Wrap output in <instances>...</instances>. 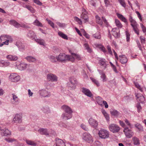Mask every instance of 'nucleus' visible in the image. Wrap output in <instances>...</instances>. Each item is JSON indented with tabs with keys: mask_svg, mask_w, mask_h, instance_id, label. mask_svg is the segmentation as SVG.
Wrapping results in <instances>:
<instances>
[{
	"mask_svg": "<svg viewBox=\"0 0 146 146\" xmlns=\"http://www.w3.org/2000/svg\"><path fill=\"white\" fill-rule=\"evenodd\" d=\"M96 46L97 47L101 49L104 52H106V50L105 48L102 45L99 44H96Z\"/></svg>",
	"mask_w": 146,
	"mask_h": 146,
	"instance_id": "31",
	"label": "nucleus"
},
{
	"mask_svg": "<svg viewBox=\"0 0 146 146\" xmlns=\"http://www.w3.org/2000/svg\"><path fill=\"white\" fill-rule=\"evenodd\" d=\"M46 21L48 22V24L50 25L53 28H54V23L50 20H48L47 19H46Z\"/></svg>",
	"mask_w": 146,
	"mask_h": 146,
	"instance_id": "53",
	"label": "nucleus"
},
{
	"mask_svg": "<svg viewBox=\"0 0 146 146\" xmlns=\"http://www.w3.org/2000/svg\"><path fill=\"white\" fill-rule=\"evenodd\" d=\"M34 25L38 27H42V24L38 20L36 19L33 23Z\"/></svg>",
	"mask_w": 146,
	"mask_h": 146,
	"instance_id": "39",
	"label": "nucleus"
},
{
	"mask_svg": "<svg viewBox=\"0 0 146 146\" xmlns=\"http://www.w3.org/2000/svg\"><path fill=\"white\" fill-rule=\"evenodd\" d=\"M33 1L34 3L38 5H41L42 4V3L39 0H33Z\"/></svg>",
	"mask_w": 146,
	"mask_h": 146,
	"instance_id": "57",
	"label": "nucleus"
},
{
	"mask_svg": "<svg viewBox=\"0 0 146 146\" xmlns=\"http://www.w3.org/2000/svg\"><path fill=\"white\" fill-rule=\"evenodd\" d=\"M115 23L116 26L118 28H121L122 27L123 25L122 24H121L120 21L118 19H115Z\"/></svg>",
	"mask_w": 146,
	"mask_h": 146,
	"instance_id": "33",
	"label": "nucleus"
},
{
	"mask_svg": "<svg viewBox=\"0 0 146 146\" xmlns=\"http://www.w3.org/2000/svg\"><path fill=\"white\" fill-rule=\"evenodd\" d=\"M140 26L144 33L146 34V28L142 23L140 24Z\"/></svg>",
	"mask_w": 146,
	"mask_h": 146,
	"instance_id": "48",
	"label": "nucleus"
},
{
	"mask_svg": "<svg viewBox=\"0 0 146 146\" xmlns=\"http://www.w3.org/2000/svg\"><path fill=\"white\" fill-rule=\"evenodd\" d=\"M133 143L135 145H139L140 144L139 140L138 138L134 137L132 139Z\"/></svg>",
	"mask_w": 146,
	"mask_h": 146,
	"instance_id": "29",
	"label": "nucleus"
},
{
	"mask_svg": "<svg viewBox=\"0 0 146 146\" xmlns=\"http://www.w3.org/2000/svg\"><path fill=\"white\" fill-rule=\"evenodd\" d=\"M50 61L53 62H56L58 61L57 57H56L55 58L54 56H51L50 58Z\"/></svg>",
	"mask_w": 146,
	"mask_h": 146,
	"instance_id": "44",
	"label": "nucleus"
},
{
	"mask_svg": "<svg viewBox=\"0 0 146 146\" xmlns=\"http://www.w3.org/2000/svg\"><path fill=\"white\" fill-rule=\"evenodd\" d=\"M129 20L131 23V25L133 27L137 26L136 21L133 19L131 16H130L129 17Z\"/></svg>",
	"mask_w": 146,
	"mask_h": 146,
	"instance_id": "20",
	"label": "nucleus"
},
{
	"mask_svg": "<svg viewBox=\"0 0 146 146\" xmlns=\"http://www.w3.org/2000/svg\"><path fill=\"white\" fill-rule=\"evenodd\" d=\"M99 63L100 65L104 67V68H106V64L105 59H101L99 60Z\"/></svg>",
	"mask_w": 146,
	"mask_h": 146,
	"instance_id": "24",
	"label": "nucleus"
},
{
	"mask_svg": "<svg viewBox=\"0 0 146 146\" xmlns=\"http://www.w3.org/2000/svg\"><path fill=\"white\" fill-rule=\"evenodd\" d=\"M83 35L87 39H89L90 38V36L87 33H86L85 31H84V33H83Z\"/></svg>",
	"mask_w": 146,
	"mask_h": 146,
	"instance_id": "59",
	"label": "nucleus"
},
{
	"mask_svg": "<svg viewBox=\"0 0 146 146\" xmlns=\"http://www.w3.org/2000/svg\"><path fill=\"white\" fill-rule=\"evenodd\" d=\"M23 6L27 9L29 10L32 13H35V10L31 6L29 5H23Z\"/></svg>",
	"mask_w": 146,
	"mask_h": 146,
	"instance_id": "25",
	"label": "nucleus"
},
{
	"mask_svg": "<svg viewBox=\"0 0 146 146\" xmlns=\"http://www.w3.org/2000/svg\"><path fill=\"white\" fill-rule=\"evenodd\" d=\"M82 92L85 95L89 97H91L92 96V94L90 91L88 89L85 88H82Z\"/></svg>",
	"mask_w": 146,
	"mask_h": 146,
	"instance_id": "17",
	"label": "nucleus"
},
{
	"mask_svg": "<svg viewBox=\"0 0 146 146\" xmlns=\"http://www.w3.org/2000/svg\"><path fill=\"white\" fill-rule=\"evenodd\" d=\"M89 123L92 126L94 127L97 126L98 123L96 120L92 118H90L89 119Z\"/></svg>",
	"mask_w": 146,
	"mask_h": 146,
	"instance_id": "16",
	"label": "nucleus"
},
{
	"mask_svg": "<svg viewBox=\"0 0 146 146\" xmlns=\"http://www.w3.org/2000/svg\"><path fill=\"white\" fill-rule=\"evenodd\" d=\"M26 58L29 62H35L36 61V59L33 57L28 56Z\"/></svg>",
	"mask_w": 146,
	"mask_h": 146,
	"instance_id": "35",
	"label": "nucleus"
},
{
	"mask_svg": "<svg viewBox=\"0 0 146 146\" xmlns=\"http://www.w3.org/2000/svg\"><path fill=\"white\" fill-rule=\"evenodd\" d=\"M96 23L100 25H102L103 24V22L106 25H107L108 23L105 18L102 17L101 19L98 16L96 15Z\"/></svg>",
	"mask_w": 146,
	"mask_h": 146,
	"instance_id": "7",
	"label": "nucleus"
},
{
	"mask_svg": "<svg viewBox=\"0 0 146 146\" xmlns=\"http://www.w3.org/2000/svg\"><path fill=\"white\" fill-rule=\"evenodd\" d=\"M98 135L100 138L106 139L109 137L110 133L107 130L104 129H102L99 131Z\"/></svg>",
	"mask_w": 146,
	"mask_h": 146,
	"instance_id": "4",
	"label": "nucleus"
},
{
	"mask_svg": "<svg viewBox=\"0 0 146 146\" xmlns=\"http://www.w3.org/2000/svg\"><path fill=\"white\" fill-rule=\"evenodd\" d=\"M27 143L29 145L33 146H35L36 145V143L34 141L31 140H27L26 141Z\"/></svg>",
	"mask_w": 146,
	"mask_h": 146,
	"instance_id": "42",
	"label": "nucleus"
},
{
	"mask_svg": "<svg viewBox=\"0 0 146 146\" xmlns=\"http://www.w3.org/2000/svg\"><path fill=\"white\" fill-rule=\"evenodd\" d=\"M101 77L103 79V82H105L106 81V76L105 74L102 73L101 74Z\"/></svg>",
	"mask_w": 146,
	"mask_h": 146,
	"instance_id": "49",
	"label": "nucleus"
},
{
	"mask_svg": "<svg viewBox=\"0 0 146 146\" xmlns=\"http://www.w3.org/2000/svg\"><path fill=\"white\" fill-rule=\"evenodd\" d=\"M126 36L127 41H129L130 35L128 31H126Z\"/></svg>",
	"mask_w": 146,
	"mask_h": 146,
	"instance_id": "54",
	"label": "nucleus"
},
{
	"mask_svg": "<svg viewBox=\"0 0 146 146\" xmlns=\"http://www.w3.org/2000/svg\"><path fill=\"white\" fill-rule=\"evenodd\" d=\"M126 136L127 137L130 138L133 135V132L131 129H129L128 128H125L123 130Z\"/></svg>",
	"mask_w": 146,
	"mask_h": 146,
	"instance_id": "9",
	"label": "nucleus"
},
{
	"mask_svg": "<svg viewBox=\"0 0 146 146\" xmlns=\"http://www.w3.org/2000/svg\"><path fill=\"white\" fill-rule=\"evenodd\" d=\"M82 137L84 140L88 143H91L93 142V139L92 136L88 133H84L82 134Z\"/></svg>",
	"mask_w": 146,
	"mask_h": 146,
	"instance_id": "5",
	"label": "nucleus"
},
{
	"mask_svg": "<svg viewBox=\"0 0 146 146\" xmlns=\"http://www.w3.org/2000/svg\"><path fill=\"white\" fill-rule=\"evenodd\" d=\"M9 62H5L3 60L0 62V66L1 67L7 66H9Z\"/></svg>",
	"mask_w": 146,
	"mask_h": 146,
	"instance_id": "28",
	"label": "nucleus"
},
{
	"mask_svg": "<svg viewBox=\"0 0 146 146\" xmlns=\"http://www.w3.org/2000/svg\"><path fill=\"white\" fill-rule=\"evenodd\" d=\"M58 35L62 38L67 40L68 38L67 36L61 31H59L58 33Z\"/></svg>",
	"mask_w": 146,
	"mask_h": 146,
	"instance_id": "32",
	"label": "nucleus"
},
{
	"mask_svg": "<svg viewBox=\"0 0 146 146\" xmlns=\"http://www.w3.org/2000/svg\"><path fill=\"white\" fill-rule=\"evenodd\" d=\"M84 46L85 48L87 50L88 52H92V49L90 48L88 43L84 44Z\"/></svg>",
	"mask_w": 146,
	"mask_h": 146,
	"instance_id": "41",
	"label": "nucleus"
},
{
	"mask_svg": "<svg viewBox=\"0 0 146 146\" xmlns=\"http://www.w3.org/2000/svg\"><path fill=\"white\" fill-rule=\"evenodd\" d=\"M120 62L122 64H126L128 61V59L125 55H120L119 56Z\"/></svg>",
	"mask_w": 146,
	"mask_h": 146,
	"instance_id": "14",
	"label": "nucleus"
},
{
	"mask_svg": "<svg viewBox=\"0 0 146 146\" xmlns=\"http://www.w3.org/2000/svg\"><path fill=\"white\" fill-rule=\"evenodd\" d=\"M10 23L11 24L13 25L17 28H19L20 27H24V25H22L18 23L15 20H12L10 21Z\"/></svg>",
	"mask_w": 146,
	"mask_h": 146,
	"instance_id": "19",
	"label": "nucleus"
},
{
	"mask_svg": "<svg viewBox=\"0 0 146 146\" xmlns=\"http://www.w3.org/2000/svg\"><path fill=\"white\" fill-rule=\"evenodd\" d=\"M116 15L122 21L125 23H127V19L123 15L118 13H117Z\"/></svg>",
	"mask_w": 146,
	"mask_h": 146,
	"instance_id": "22",
	"label": "nucleus"
},
{
	"mask_svg": "<svg viewBox=\"0 0 146 146\" xmlns=\"http://www.w3.org/2000/svg\"><path fill=\"white\" fill-rule=\"evenodd\" d=\"M137 97V102L141 103H143L145 101V99L143 95L141 93H138L136 95Z\"/></svg>",
	"mask_w": 146,
	"mask_h": 146,
	"instance_id": "11",
	"label": "nucleus"
},
{
	"mask_svg": "<svg viewBox=\"0 0 146 146\" xmlns=\"http://www.w3.org/2000/svg\"><path fill=\"white\" fill-rule=\"evenodd\" d=\"M119 123L120 125L122 127H123V128H124V129H125V128H127V127H125V123H124V122L123 121H122L121 120H119Z\"/></svg>",
	"mask_w": 146,
	"mask_h": 146,
	"instance_id": "58",
	"label": "nucleus"
},
{
	"mask_svg": "<svg viewBox=\"0 0 146 146\" xmlns=\"http://www.w3.org/2000/svg\"><path fill=\"white\" fill-rule=\"evenodd\" d=\"M110 130L113 133L118 132L120 129V127L114 124H111L109 127Z\"/></svg>",
	"mask_w": 146,
	"mask_h": 146,
	"instance_id": "6",
	"label": "nucleus"
},
{
	"mask_svg": "<svg viewBox=\"0 0 146 146\" xmlns=\"http://www.w3.org/2000/svg\"><path fill=\"white\" fill-rule=\"evenodd\" d=\"M81 127L82 129L86 131H87L88 129V128L84 125L83 124L81 125Z\"/></svg>",
	"mask_w": 146,
	"mask_h": 146,
	"instance_id": "64",
	"label": "nucleus"
},
{
	"mask_svg": "<svg viewBox=\"0 0 146 146\" xmlns=\"http://www.w3.org/2000/svg\"><path fill=\"white\" fill-rule=\"evenodd\" d=\"M135 12H136V13L137 15V16H138V18H139V19L141 21H142V18L141 16V15L140 14V13L138 11H136Z\"/></svg>",
	"mask_w": 146,
	"mask_h": 146,
	"instance_id": "55",
	"label": "nucleus"
},
{
	"mask_svg": "<svg viewBox=\"0 0 146 146\" xmlns=\"http://www.w3.org/2000/svg\"><path fill=\"white\" fill-rule=\"evenodd\" d=\"M133 29L135 32L138 35H139V30L137 27V26L133 27Z\"/></svg>",
	"mask_w": 146,
	"mask_h": 146,
	"instance_id": "50",
	"label": "nucleus"
},
{
	"mask_svg": "<svg viewBox=\"0 0 146 146\" xmlns=\"http://www.w3.org/2000/svg\"><path fill=\"white\" fill-rule=\"evenodd\" d=\"M12 95L13 98V100L14 103L18 102H19V99L17 96L14 94H12Z\"/></svg>",
	"mask_w": 146,
	"mask_h": 146,
	"instance_id": "40",
	"label": "nucleus"
},
{
	"mask_svg": "<svg viewBox=\"0 0 146 146\" xmlns=\"http://www.w3.org/2000/svg\"><path fill=\"white\" fill-rule=\"evenodd\" d=\"M102 113L106 119L107 120H109V116L106 112L105 110H103L102 111Z\"/></svg>",
	"mask_w": 146,
	"mask_h": 146,
	"instance_id": "45",
	"label": "nucleus"
},
{
	"mask_svg": "<svg viewBox=\"0 0 146 146\" xmlns=\"http://www.w3.org/2000/svg\"><path fill=\"white\" fill-rule=\"evenodd\" d=\"M69 52L71 54V56L66 55L64 53H61L58 57H57L58 61L62 62L68 60L73 62L74 61L75 59L78 60L81 59V58L79 55L72 53L70 50H69Z\"/></svg>",
	"mask_w": 146,
	"mask_h": 146,
	"instance_id": "1",
	"label": "nucleus"
},
{
	"mask_svg": "<svg viewBox=\"0 0 146 146\" xmlns=\"http://www.w3.org/2000/svg\"><path fill=\"white\" fill-rule=\"evenodd\" d=\"M47 79L49 81H56L57 78L56 76L52 74H50L47 76Z\"/></svg>",
	"mask_w": 146,
	"mask_h": 146,
	"instance_id": "15",
	"label": "nucleus"
},
{
	"mask_svg": "<svg viewBox=\"0 0 146 146\" xmlns=\"http://www.w3.org/2000/svg\"><path fill=\"white\" fill-rule=\"evenodd\" d=\"M5 140L8 142H12L14 141H16V140L12 138H5Z\"/></svg>",
	"mask_w": 146,
	"mask_h": 146,
	"instance_id": "46",
	"label": "nucleus"
},
{
	"mask_svg": "<svg viewBox=\"0 0 146 146\" xmlns=\"http://www.w3.org/2000/svg\"><path fill=\"white\" fill-rule=\"evenodd\" d=\"M81 18L84 20L85 22L88 21V15L85 13H84L83 12H82V13L81 15Z\"/></svg>",
	"mask_w": 146,
	"mask_h": 146,
	"instance_id": "27",
	"label": "nucleus"
},
{
	"mask_svg": "<svg viewBox=\"0 0 146 146\" xmlns=\"http://www.w3.org/2000/svg\"><path fill=\"white\" fill-rule=\"evenodd\" d=\"M111 66L113 68V70L116 72H117V71L115 66L111 62H110Z\"/></svg>",
	"mask_w": 146,
	"mask_h": 146,
	"instance_id": "61",
	"label": "nucleus"
},
{
	"mask_svg": "<svg viewBox=\"0 0 146 146\" xmlns=\"http://www.w3.org/2000/svg\"><path fill=\"white\" fill-rule=\"evenodd\" d=\"M20 79V77L17 74L12 73L9 77V80L11 82H16L18 81Z\"/></svg>",
	"mask_w": 146,
	"mask_h": 146,
	"instance_id": "8",
	"label": "nucleus"
},
{
	"mask_svg": "<svg viewBox=\"0 0 146 146\" xmlns=\"http://www.w3.org/2000/svg\"><path fill=\"white\" fill-rule=\"evenodd\" d=\"M113 52L114 53V55L115 56V59H116V61L117 60H118L119 59V58L118 56V55L117 54V53L114 50H113Z\"/></svg>",
	"mask_w": 146,
	"mask_h": 146,
	"instance_id": "62",
	"label": "nucleus"
},
{
	"mask_svg": "<svg viewBox=\"0 0 146 146\" xmlns=\"http://www.w3.org/2000/svg\"><path fill=\"white\" fill-rule=\"evenodd\" d=\"M118 1L122 6L124 7H125L126 4L124 0H118Z\"/></svg>",
	"mask_w": 146,
	"mask_h": 146,
	"instance_id": "51",
	"label": "nucleus"
},
{
	"mask_svg": "<svg viewBox=\"0 0 146 146\" xmlns=\"http://www.w3.org/2000/svg\"><path fill=\"white\" fill-rule=\"evenodd\" d=\"M136 127H137V128L138 129L139 131H142L143 130V128L140 125L136 124L135 125Z\"/></svg>",
	"mask_w": 146,
	"mask_h": 146,
	"instance_id": "60",
	"label": "nucleus"
},
{
	"mask_svg": "<svg viewBox=\"0 0 146 146\" xmlns=\"http://www.w3.org/2000/svg\"><path fill=\"white\" fill-rule=\"evenodd\" d=\"M0 39L2 41H5L2 43H0V46H2L3 45H7L9 44V42L12 40L11 36L8 35H1L0 36Z\"/></svg>",
	"mask_w": 146,
	"mask_h": 146,
	"instance_id": "3",
	"label": "nucleus"
},
{
	"mask_svg": "<svg viewBox=\"0 0 146 146\" xmlns=\"http://www.w3.org/2000/svg\"><path fill=\"white\" fill-rule=\"evenodd\" d=\"M40 94L41 96L44 97H45L48 95V92L45 90L41 91Z\"/></svg>",
	"mask_w": 146,
	"mask_h": 146,
	"instance_id": "34",
	"label": "nucleus"
},
{
	"mask_svg": "<svg viewBox=\"0 0 146 146\" xmlns=\"http://www.w3.org/2000/svg\"><path fill=\"white\" fill-rule=\"evenodd\" d=\"M22 115L21 114H17L13 119V121L16 123H21L22 122Z\"/></svg>",
	"mask_w": 146,
	"mask_h": 146,
	"instance_id": "12",
	"label": "nucleus"
},
{
	"mask_svg": "<svg viewBox=\"0 0 146 146\" xmlns=\"http://www.w3.org/2000/svg\"><path fill=\"white\" fill-rule=\"evenodd\" d=\"M96 101L100 105H102L103 100L100 97H98L96 98Z\"/></svg>",
	"mask_w": 146,
	"mask_h": 146,
	"instance_id": "38",
	"label": "nucleus"
},
{
	"mask_svg": "<svg viewBox=\"0 0 146 146\" xmlns=\"http://www.w3.org/2000/svg\"><path fill=\"white\" fill-rule=\"evenodd\" d=\"M92 37L96 39H100L101 38V35L100 32H98L92 35Z\"/></svg>",
	"mask_w": 146,
	"mask_h": 146,
	"instance_id": "30",
	"label": "nucleus"
},
{
	"mask_svg": "<svg viewBox=\"0 0 146 146\" xmlns=\"http://www.w3.org/2000/svg\"><path fill=\"white\" fill-rule=\"evenodd\" d=\"M38 131L42 135H48V133L46 129H39Z\"/></svg>",
	"mask_w": 146,
	"mask_h": 146,
	"instance_id": "26",
	"label": "nucleus"
},
{
	"mask_svg": "<svg viewBox=\"0 0 146 146\" xmlns=\"http://www.w3.org/2000/svg\"><path fill=\"white\" fill-rule=\"evenodd\" d=\"M90 78L92 82L97 87H98L100 86V83L96 79L92 77H91Z\"/></svg>",
	"mask_w": 146,
	"mask_h": 146,
	"instance_id": "37",
	"label": "nucleus"
},
{
	"mask_svg": "<svg viewBox=\"0 0 146 146\" xmlns=\"http://www.w3.org/2000/svg\"><path fill=\"white\" fill-rule=\"evenodd\" d=\"M74 19L76 21L78 22L80 25H81L82 24V22L81 19L77 17H75L74 18Z\"/></svg>",
	"mask_w": 146,
	"mask_h": 146,
	"instance_id": "52",
	"label": "nucleus"
},
{
	"mask_svg": "<svg viewBox=\"0 0 146 146\" xmlns=\"http://www.w3.org/2000/svg\"><path fill=\"white\" fill-rule=\"evenodd\" d=\"M111 113L112 115L117 116L119 113L116 110H112L111 111Z\"/></svg>",
	"mask_w": 146,
	"mask_h": 146,
	"instance_id": "43",
	"label": "nucleus"
},
{
	"mask_svg": "<svg viewBox=\"0 0 146 146\" xmlns=\"http://www.w3.org/2000/svg\"><path fill=\"white\" fill-rule=\"evenodd\" d=\"M62 109L65 111V113L64 114H63L62 116L64 118L66 117L67 119H69L72 117V111L71 109L68 106L63 105L62 107Z\"/></svg>",
	"mask_w": 146,
	"mask_h": 146,
	"instance_id": "2",
	"label": "nucleus"
},
{
	"mask_svg": "<svg viewBox=\"0 0 146 146\" xmlns=\"http://www.w3.org/2000/svg\"><path fill=\"white\" fill-rule=\"evenodd\" d=\"M125 121L127 125L130 128H131V124L129 123V121L127 119H125Z\"/></svg>",
	"mask_w": 146,
	"mask_h": 146,
	"instance_id": "63",
	"label": "nucleus"
},
{
	"mask_svg": "<svg viewBox=\"0 0 146 146\" xmlns=\"http://www.w3.org/2000/svg\"><path fill=\"white\" fill-rule=\"evenodd\" d=\"M135 86L138 89H139V90H140L141 91V92L143 91L142 88H141L138 84L137 83H135Z\"/></svg>",
	"mask_w": 146,
	"mask_h": 146,
	"instance_id": "56",
	"label": "nucleus"
},
{
	"mask_svg": "<svg viewBox=\"0 0 146 146\" xmlns=\"http://www.w3.org/2000/svg\"><path fill=\"white\" fill-rule=\"evenodd\" d=\"M2 135L4 136H7L11 134V133L8 129H5L1 130Z\"/></svg>",
	"mask_w": 146,
	"mask_h": 146,
	"instance_id": "23",
	"label": "nucleus"
},
{
	"mask_svg": "<svg viewBox=\"0 0 146 146\" xmlns=\"http://www.w3.org/2000/svg\"><path fill=\"white\" fill-rule=\"evenodd\" d=\"M111 34L115 38H119L120 36L119 30L117 28H114L112 29L111 32Z\"/></svg>",
	"mask_w": 146,
	"mask_h": 146,
	"instance_id": "10",
	"label": "nucleus"
},
{
	"mask_svg": "<svg viewBox=\"0 0 146 146\" xmlns=\"http://www.w3.org/2000/svg\"><path fill=\"white\" fill-rule=\"evenodd\" d=\"M36 41L41 45L44 46L45 42L44 40L37 39H35Z\"/></svg>",
	"mask_w": 146,
	"mask_h": 146,
	"instance_id": "36",
	"label": "nucleus"
},
{
	"mask_svg": "<svg viewBox=\"0 0 146 146\" xmlns=\"http://www.w3.org/2000/svg\"><path fill=\"white\" fill-rule=\"evenodd\" d=\"M16 65L18 68L21 70H22L25 69L27 66V65L24 63H21L19 62H16Z\"/></svg>",
	"mask_w": 146,
	"mask_h": 146,
	"instance_id": "13",
	"label": "nucleus"
},
{
	"mask_svg": "<svg viewBox=\"0 0 146 146\" xmlns=\"http://www.w3.org/2000/svg\"><path fill=\"white\" fill-rule=\"evenodd\" d=\"M6 58L9 60L10 61H16L18 58L17 56L14 55H9Z\"/></svg>",
	"mask_w": 146,
	"mask_h": 146,
	"instance_id": "18",
	"label": "nucleus"
},
{
	"mask_svg": "<svg viewBox=\"0 0 146 146\" xmlns=\"http://www.w3.org/2000/svg\"><path fill=\"white\" fill-rule=\"evenodd\" d=\"M140 39L141 43L142 44H145V40L144 37L142 36H141L140 37Z\"/></svg>",
	"mask_w": 146,
	"mask_h": 146,
	"instance_id": "47",
	"label": "nucleus"
},
{
	"mask_svg": "<svg viewBox=\"0 0 146 146\" xmlns=\"http://www.w3.org/2000/svg\"><path fill=\"white\" fill-rule=\"evenodd\" d=\"M56 146H66L65 143L64 141L60 139H58L56 140Z\"/></svg>",
	"mask_w": 146,
	"mask_h": 146,
	"instance_id": "21",
	"label": "nucleus"
}]
</instances>
